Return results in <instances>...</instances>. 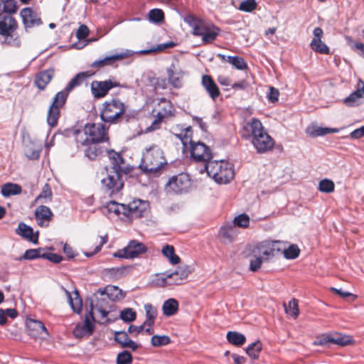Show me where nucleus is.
Returning a JSON list of instances; mask_svg holds the SVG:
<instances>
[{
    "label": "nucleus",
    "instance_id": "15",
    "mask_svg": "<svg viewBox=\"0 0 364 364\" xmlns=\"http://www.w3.org/2000/svg\"><path fill=\"white\" fill-rule=\"evenodd\" d=\"M257 249L259 253L268 260L278 254L282 253L284 249V242L280 240H265L260 242Z\"/></svg>",
    "mask_w": 364,
    "mask_h": 364
},
{
    "label": "nucleus",
    "instance_id": "10",
    "mask_svg": "<svg viewBox=\"0 0 364 364\" xmlns=\"http://www.w3.org/2000/svg\"><path fill=\"white\" fill-rule=\"evenodd\" d=\"M175 109L170 100L161 98L153 109L152 113L155 117L151 125L146 128V132H151L159 129L161 123L174 116Z\"/></svg>",
    "mask_w": 364,
    "mask_h": 364
},
{
    "label": "nucleus",
    "instance_id": "39",
    "mask_svg": "<svg viewBox=\"0 0 364 364\" xmlns=\"http://www.w3.org/2000/svg\"><path fill=\"white\" fill-rule=\"evenodd\" d=\"M262 349V343L260 341H257L250 345H249L246 348V353L252 359H258L259 357V354Z\"/></svg>",
    "mask_w": 364,
    "mask_h": 364
},
{
    "label": "nucleus",
    "instance_id": "23",
    "mask_svg": "<svg viewBox=\"0 0 364 364\" xmlns=\"http://www.w3.org/2000/svg\"><path fill=\"white\" fill-rule=\"evenodd\" d=\"M189 274L190 271L187 267H179L174 272L166 274L164 280L169 285H179Z\"/></svg>",
    "mask_w": 364,
    "mask_h": 364
},
{
    "label": "nucleus",
    "instance_id": "3",
    "mask_svg": "<svg viewBox=\"0 0 364 364\" xmlns=\"http://www.w3.org/2000/svg\"><path fill=\"white\" fill-rule=\"evenodd\" d=\"M173 134L180 139L185 148L190 145L191 158L196 162H201L204 165L213 158L210 148L205 143L193 139V131L192 127L177 125L172 128Z\"/></svg>",
    "mask_w": 364,
    "mask_h": 364
},
{
    "label": "nucleus",
    "instance_id": "27",
    "mask_svg": "<svg viewBox=\"0 0 364 364\" xmlns=\"http://www.w3.org/2000/svg\"><path fill=\"white\" fill-rule=\"evenodd\" d=\"M54 75L53 69H48L38 73L36 75L35 84L41 90H44L51 81Z\"/></svg>",
    "mask_w": 364,
    "mask_h": 364
},
{
    "label": "nucleus",
    "instance_id": "45",
    "mask_svg": "<svg viewBox=\"0 0 364 364\" xmlns=\"http://www.w3.org/2000/svg\"><path fill=\"white\" fill-rule=\"evenodd\" d=\"M2 4L4 11L3 14L11 15L16 13L18 6L15 0H2Z\"/></svg>",
    "mask_w": 364,
    "mask_h": 364
},
{
    "label": "nucleus",
    "instance_id": "53",
    "mask_svg": "<svg viewBox=\"0 0 364 364\" xmlns=\"http://www.w3.org/2000/svg\"><path fill=\"white\" fill-rule=\"evenodd\" d=\"M103 302H104L103 301H101L100 304H99L100 301H98L97 304H96L95 305H94L92 303L91 304V310L90 311H92L93 314H94V311L99 313L100 316V318L102 320L105 319L108 314V311L103 306Z\"/></svg>",
    "mask_w": 364,
    "mask_h": 364
},
{
    "label": "nucleus",
    "instance_id": "31",
    "mask_svg": "<svg viewBox=\"0 0 364 364\" xmlns=\"http://www.w3.org/2000/svg\"><path fill=\"white\" fill-rule=\"evenodd\" d=\"M18 235H21L23 238L28 240L30 242L36 243L38 241V237H34L33 230L30 227L23 223H20L16 230Z\"/></svg>",
    "mask_w": 364,
    "mask_h": 364
},
{
    "label": "nucleus",
    "instance_id": "5",
    "mask_svg": "<svg viewBox=\"0 0 364 364\" xmlns=\"http://www.w3.org/2000/svg\"><path fill=\"white\" fill-rule=\"evenodd\" d=\"M127 106L119 98H112L102 104L100 117L102 121L109 124H119L124 120L129 122L131 119H135L134 115L126 114Z\"/></svg>",
    "mask_w": 364,
    "mask_h": 364
},
{
    "label": "nucleus",
    "instance_id": "24",
    "mask_svg": "<svg viewBox=\"0 0 364 364\" xmlns=\"http://www.w3.org/2000/svg\"><path fill=\"white\" fill-rule=\"evenodd\" d=\"M93 75L90 71L81 72L77 73L71 80L68 82L64 90L60 91L59 92H65L67 97L70 91L75 87L82 85V83L90 77Z\"/></svg>",
    "mask_w": 364,
    "mask_h": 364
},
{
    "label": "nucleus",
    "instance_id": "56",
    "mask_svg": "<svg viewBox=\"0 0 364 364\" xmlns=\"http://www.w3.org/2000/svg\"><path fill=\"white\" fill-rule=\"evenodd\" d=\"M26 156L32 160L38 159L41 153L40 148L27 146L25 149Z\"/></svg>",
    "mask_w": 364,
    "mask_h": 364
},
{
    "label": "nucleus",
    "instance_id": "28",
    "mask_svg": "<svg viewBox=\"0 0 364 364\" xmlns=\"http://www.w3.org/2000/svg\"><path fill=\"white\" fill-rule=\"evenodd\" d=\"M339 129L337 128L321 127L316 125L308 127L306 134L311 137L324 136L331 133H337Z\"/></svg>",
    "mask_w": 364,
    "mask_h": 364
},
{
    "label": "nucleus",
    "instance_id": "38",
    "mask_svg": "<svg viewBox=\"0 0 364 364\" xmlns=\"http://www.w3.org/2000/svg\"><path fill=\"white\" fill-rule=\"evenodd\" d=\"M144 309L146 318L144 323L147 326L151 327L155 322L157 316V309L151 304H145Z\"/></svg>",
    "mask_w": 364,
    "mask_h": 364
},
{
    "label": "nucleus",
    "instance_id": "1",
    "mask_svg": "<svg viewBox=\"0 0 364 364\" xmlns=\"http://www.w3.org/2000/svg\"><path fill=\"white\" fill-rule=\"evenodd\" d=\"M110 169L107 168V175L101 180L105 189L110 194L118 193L124 187L122 176L132 173L133 168L129 166L122 154L114 150L107 151Z\"/></svg>",
    "mask_w": 364,
    "mask_h": 364
},
{
    "label": "nucleus",
    "instance_id": "49",
    "mask_svg": "<svg viewBox=\"0 0 364 364\" xmlns=\"http://www.w3.org/2000/svg\"><path fill=\"white\" fill-rule=\"evenodd\" d=\"M171 342V338L168 336H153L151 339V343L153 346L159 347L168 345Z\"/></svg>",
    "mask_w": 364,
    "mask_h": 364
},
{
    "label": "nucleus",
    "instance_id": "58",
    "mask_svg": "<svg viewBox=\"0 0 364 364\" xmlns=\"http://www.w3.org/2000/svg\"><path fill=\"white\" fill-rule=\"evenodd\" d=\"M90 31L86 25H80L77 28L75 36L77 39L83 40L86 38L89 35Z\"/></svg>",
    "mask_w": 364,
    "mask_h": 364
},
{
    "label": "nucleus",
    "instance_id": "40",
    "mask_svg": "<svg viewBox=\"0 0 364 364\" xmlns=\"http://www.w3.org/2000/svg\"><path fill=\"white\" fill-rule=\"evenodd\" d=\"M285 312L289 314L294 318H296L299 315V301L296 299H292L289 301L288 305L284 304Z\"/></svg>",
    "mask_w": 364,
    "mask_h": 364
},
{
    "label": "nucleus",
    "instance_id": "30",
    "mask_svg": "<svg viewBox=\"0 0 364 364\" xmlns=\"http://www.w3.org/2000/svg\"><path fill=\"white\" fill-rule=\"evenodd\" d=\"M219 57L223 61L229 63L238 70H243L247 68V64L242 57L230 55L225 56L224 55H219Z\"/></svg>",
    "mask_w": 364,
    "mask_h": 364
},
{
    "label": "nucleus",
    "instance_id": "57",
    "mask_svg": "<svg viewBox=\"0 0 364 364\" xmlns=\"http://www.w3.org/2000/svg\"><path fill=\"white\" fill-rule=\"evenodd\" d=\"M41 257L55 264L60 263L63 260L61 255L52 252L42 253Z\"/></svg>",
    "mask_w": 364,
    "mask_h": 364
},
{
    "label": "nucleus",
    "instance_id": "62",
    "mask_svg": "<svg viewBox=\"0 0 364 364\" xmlns=\"http://www.w3.org/2000/svg\"><path fill=\"white\" fill-rule=\"evenodd\" d=\"M167 47H168L167 45H159L157 47H153L150 49L141 50L139 52V53L142 54V55H147V54L155 53L156 51H161L164 48H167Z\"/></svg>",
    "mask_w": 364,
    "mask_h": 364
},
{
    "label": "nucleus",
    "instance_id": "63",
    "mask_svg": "<svg viewBox=\"0 0 364 364\" xmlns=\"http://www.w3.org/2000/svg\"><path fill=\"white\" fill-rule=\"evenodd\" d=\"M331 291L334 293V294H336L339 296H341V297L343 298H346V297H348V296H352L353 297V299H356V296L350 293V292H346V291H343L341 289H338L336 288H334V287H331L330 289Z\"/></svg>",
    "mask_w": 364,
    "mask_h": 364
},
{
    "label": "nucleus",
    "instance_id": "43",
    "mask_svg": "<svg viewBox=\"0 0 364 364\" xmlns=\"http://www.w3.org/2000/svg\"><path fill=\"white\" fill-rule=\"evenodd\" d=\"M65 293L73 310L75 312L80 313L82 310V299L79 297L77 291H76V296L74 299L71 297V294L68 291H65Z\"/></svg>",
    "mask_w": 364,
    "mask_h": 364
},
{
    "label": "nucleus",
    "instance_id": "36",
    "mask_svg": "<svg viewBox=\"0 0 364 364\" xmlns=\"http://www.w3.org/2000/svg\"><path fill=\"white\" fill-rule=\"evenodd\" d=\"M86 146L87 148L85 150V154L89 159L95 160L102 155V149L97 144L90 142Z\"/></svg>",
    "mask_w": 364,
    "mask_h": 364
},
{
    "label": "nucleus",
    "instance_id": "35",
    "mask_svg": "<svg viewBox=\"0 0 364 364\" xmlns=\"http://www.w3.org/2000/svg\"><path fill=\"white\" fill-rule=\"evenodd\" d=\"M161 252L172 264H177L181 262L180 257L175 253V249L173 245H166L162 248Z\"/></svg>",
    "mask_w": 364,
    "mask_h": 364
},
{
    "label": "nucleus",
    "instance_id": "14",
    "mask_svg": "<svg viewBox=\"0 0 364 364\" xmlns=\"http://www.w3.org/2000/svg\"><path fill=\"white\" fill-rule=\"evenodd\" d=\"M119 87H122V85L119 82L114 78H109L104 81H92L91 82L90 89L94 98L101 99L105 97L112 88Z\"/></svg>",
    "mask_w": 364,
    "mask_h": 364
},
{
    "label": "nucleus",
    "instance_id": "7",
    "mask_svg": "<svg viewBox=\"0 0 364 364\" xmlns=\"http://www.w3.org/2000/svg\"><path fill=\"white\" fill-rule=\"evenodd\" d=\"M77 146L87 145L90 142L98 144L109 140L108 133L104 124L100 123L87 124L83 130H77L75 132Z\"/></svg>",
    "mask_w": 364,
    "mask_h": 364
},
{
    "label": "nucleus",
    "instance_id": "54",
    "mask_svg": "<svg viewBox=\"0 0 364 364\" xmlns=\"http://www.w3.org/2000/svg\"><path fill=\"white\" fill-rule=\"evenodd\" d=\"M120 318L125 322H132L136 319V314L133 309L127 308L121 311Z\"/></svg>",
    "mask_w": 364,
    "mask_h": 364
},
{
    "label": "nucleus",
    "instance_id": "50",
    "mask_svg": "<svg viewBox=\"0 0 364 364\" xmlns=\"http://www.w3.org/2000/svg\"><path fill=\"white\" fill-rule=\"evenodd\" d=\"M149 18L152 22L161 23L164 19V11L159 9H151L149 12Z\"/></svg>",
    "mask_w": 364,
    "mask_h": 364
},
{
    "label": "nucleus",
    "instance_id": "26",
    "mask_svg": "<svg viewBox=\"0 0 364 364\" xmlns=\"http://www.w3.org/2000/svg\"><path fill=\"white\" fill-rule=\"evenodd\" d=\"M35 216L38 224L43 226L46 223L48 224L52 220L53 214L48 207L40 205L35 211Z\"/></svg>",
    "mask_w": 364,
    "mask_h": 364
},
{
    "label": "nucleus",
    "instance_id": "52",
    "mask_svg": "<svg viewBox=\"0 0 364 364\" xmlns=\"http://www.w3.org/2000/svg\"><path fill=\"white\" fill-rule=\"evenodd\" d=\"M133 358L132 354L128 350H123L119 353L117 357V364H131Z\"/></svg>",
    "mask_w": 364,
    "mask_h": 364
},
{
    "label": "nucleus",
    "instance_id": "6",
    "mask_svg": "<svg viewBox=\"0 0 364 364\" xmlns=\"http://www.w3.org/2000/svg\"><path fill=\"white\" fill-rule=\"evenodd\" d=\"M184 21L192 28V34L201 37L203 43L205 45L213 43L220 33V28L213 23L192 14L185 16Z\"/></svg>",
    "mask_w": 364,
    "mask_h": 364
},
{
    "label": "nucleus",
    "instance_id": "33",
    "mask_svg": "<svg viewBox=\"0 0 364 364\" xmlns=\"http://www.w3.org/2000/svg\"><path fill=\"white\" fill-rule=\"evenodd\" d=\"M178 310V302L175 299H168L162 306L163 314L166 316L175 315Z\"/></svg>",
    "mask_w": 364,
    "mask_h": 364
},
{
    "label": "nucleus",
    "instance_id": "55",
    "mask_svg": "<svg viewBox=\"0 0 364 364\" xmlns=\"http://www.w3.org/2000/svg\"><path fill=\"white\" fill-rule=\"evenodd\" d=\"M257 6L255 0H245L240 3L239 9L246 12H252L256 9Z\"/></svg>",
    "mask_w": 364,
    "mask_h": 364
},
{
    "label": "nucleus",
    "instance_id": "4",
    "mask_svg": "<svg viewBox=\"0 0 364 364\" xmlns=\"http://www.w3.org/2000/svg\"><path fill=\"white\" fill-rule=\"evenodd\" d=\"M167 164L162 149L156 144H152L142 151L139 167L146 174L157 176L161 173Z\"/></svg>",
    "mask_w": 364,
    "mask_h": 364
},
{
    "label": "nucleus",
    "instance_id": "16",
    "mask_svg": "<svg viewBox=\"0 0 364 364\" xmlns=\"http://www.w3.org/2000/svg\"><path fill=\"white\" fill-rule=\"evenodd\" d=\"M166 186L176 193L186 192L191 186L189 175L186 173H181L173 176L169 179Z\"/></svg>",
    "mask_w": 364,
    "mask_h": 364
},
{
    "label": "nucleus",
    "instance_id": "60",
    "mask_svg": "<svg viewBox=\"0 0 364 364\" xmlns=\"http://www.w3.org/2000/svg\"><path fill=\"white\" fill-rule=\"evenodd\" d=\"M279 96V92L277 89L274 87H269V92L268 93V100L270 102L274 103L278 101Z\"/></svg>",
    "mask_w": 364,
    "mask_h": 364
},
{
    "label": "nucleus",
    "instance_id": "32",
    "mask_svg": "<svg viewBox=\"0 0 364 364\" xmlns=\"http://www.w3.org/2000/svg\"><path fill=\"white\" fill-rule=\"evenodd\" d=\"M330 341L331 343L341 346H346L353 343V339L351 336L337 332L331 334Z\"/></svg>",
    "mask_w": 364,
    "mask_h": 364
},
{
    "label": "nucleus",
    "instance_id": "22",
    "mask_svg": "<svg viewBox=\"0 0 364 364\" xmlns=\"http://www.w3.org/2000/svg\"><path fill=\"white\" fill-rule=\"evenodd\" d=\"M201 85L213 100H215L220 95V89L211 75H203Z\"/></svg>",
    "mask_w": 364,
    "mask_h": 364
},
{
    "label": "nucleus",
    "instance_id": "46",
    "mask_svg": "<svg viewBox=\"0 0 364 364\" xmlns=\"http://www.w3.org/2000/svg\"><path fill=\"white\" fill-rule=\"evenodd\" d=\"M335 184L333 181L330 179H323L318 183V190L322 193H332L334 191Z\"/></svg>",
    "mask_w": 364,
    "mask_h": 364
},
{
    "label": "nucleus",
    "instance_id": "41",
    "mask_svg": "<svg viewBox=\"0 0 364 364\" xmlns=\"http://www.w3.org/2000/svg\"><path fill=\"white\" fill-rule=\"evenodd\" d=\"M284 257L288 259H294L297 258L300 254V250L297 245H291L286 248L285 243L284 242V249L282 251Z\"/></svg>",
    "mask_w": 364,
    "mask_h": 364
},
{
    "label": "nucleus",
    "instance_id": "37",
    "mask_svg": "<svg viewBox=\"0 0 364 364\" xmlns=\"http://www.w3.org/2000/svg\"><path fill=\"white\" fill-rule=\"evenodd\" d=\"M226 338L230 343L235 346H241L246 341V337L237 331H228Z\"/></svg>",
    "mask_w": 364,
    "mask_h": 364
},
{
    "label": "nucleus",
    "instance_id": "18",
    "mask_svg": "<svg viewBox=\"0 0 364 364\" xmlns=\"http://www.w3.org/2000/svg\"><path fill=\"white\" fill-rule=\"evenodd\" d=\"M132 55V52L130 50H126L124 52H121L119 53H116L112 55L106 56L103 59L97 60L94 61L91 64V67L93 68H102L106 66H117L115 63L117 61L124 60L127 58H129Z\"/></svg>",
    "mask_w": 364,
    "mask_h": 364
},
{
    "label": "nucleus",
    "instance_id": "47",
    "mask_svg": "<svg viewBox=\"0 0 364 364\" xmlns=\"http://www.w3.org/2000/svg\"><path fill=\"white\" fill-rule=\"evenodd\" d=\"M42 250L41 248L39 249H29L27 250L24 254L18 258V260L22 259H35L37 258H42L41 253Z\"/></svg>",
    "mask_w": 364,
    "mask_h": 364
},
{
    "label": "nucleus",
    "instance_id": "48",
    "mask_svg": "<svg viewBox=\"0 0 364 364\" xmlns=\"http://www.w3.org/2000/svg\"><path fill=\"white\" fill-rule=\"evenodd\" d=\"M106 291H107V295L110 296L113 300H121L126 296L125 292L115 286L107 287Z\"/></svg>",
    "mask_w": 364,
    "mask_h": 364
},
{
    "label": "nucleus",
    "instance_id": "42",
    "mask_svg": "<svg viewBox=\"0 0 364 364\" xmlns=\"http://www.w3.org/2000/svg\"><path fill=\"white\" fill-rule=\"evenodd\" d=\"M167 72L168 82L171 85L175 88H180L182 86V75L174 73L171 68Z\"/></svg>",
    "mask_w": 364,
    "mask_h": 364
},
{
    "label": "nucleus",
    "instance_id": "29",
    "mask_svg": "<svg viewBox=\"0 0 364 364\" xmlns=\"http://www.w3.org/2000/svg\"><path fill=\"white\" fill-rule=\"evenodd\" d=\"M364 95V81L359 79L356 90L344 100V103L349 106L354 105V103Z\"/></svg>",
    "mask_w": 364,
    "mask_h": 364
},
{
    "label": "nucleus",
    "instance_id": "9",
    "mask_svg": "<svg viewBox=\"0 0 364 364\" xmlns=\"http://www.w3.org/2000/svg\"><path fill=\"white\" fill-rule=\"evenodd\" d=\"M110 210H113L117 215H123L129 221L143 217L147 212L149 203L147 201L135 199L128 204L112 202Z\"/></svg>",
    "mask_w": 364,
    "mask_h": 364
},
{
    "label": "nucleus",
    "instance_id": "59",
    "mask_svg": "<svg viewBox=\"0 0 364 364\" xmlns=\"http://www.w3.org/2000/svg\"><path fill=\"white\" fill-rule=\"evenodd\" d=\"M129 339L127 333L124 331H116L114 333V340L122 347L123 345Z\"/></svg>",
    "mask_w": 364,
    "mask_h": 364
},
{
    "label": "nucleus",
    "instance_id": "20",
    "mask_svg": "<svg viewBox=\"0 0 364 364\" xmlns=\"http://www.w3.org/2000/svg\"><path fill=\"white\" fill-rule=\"evenodd\" d=\"M95 321L93 313L90 311L85 316V323L82 325H77L73 330V333L75 337L81 338L85 336H90L94 331V324L92 321Z\"/></svg>",
    "mask_w": 364,
    "mask_h": 364
},
{
    "label": "nucleus",
    "instance_id": "12",
    "mask_svg": "<svg viewBox=\"0 0 364 364\" xmlns=\"http://www.w3.org/2000/svg\"><path fill=\"white\" fill-rule=\"evenodd\" d=\"M147 252V247L136 240L129 242L127 245L114 253V257L124 259H134Z\"/></svg>",
    "mask_w": 364,
    "mask_h": 364
},
{
    "label": "nucleus",
    "instance_id": "25",
    "mask_svg": "<svg viewBox=\"0 0 364 364\" xmlns=\"http://www.w3.org/2000/svg\"><path fill=\"white\" fill-rule=\"evenodd\" d=\"M237 236V232L234 225L230 223H227L220 227L218 237L224 243L232 242Z\"/></svg>",
    "mask_w": 364,
    "mask_h": 364
},
{
    "label": "nucleus",
    "instance_id": "51",
    "mask_svg": "<svg viewBox=\"0 0 364 364\" xmlns=\"http://www.w3.org/2000/svg\"><path fill=\"white\" fill-rule=\"evenodd\" d=\"M52 196H53V194H52L50 186L48 183H46L43 186L41 193L36 197L35 201L36 203H38L40 200H41L42 199L50 200L52 198Z\"/></svg>",
    "mask_w": 364,
    "mask_h": 364
},
{
    "label": "nucleus",
    "instance_id": "19",
    "mask_svg": "<svg viewBox=\"0 0 364 364\" xmlns=\"http://www.w3.org/2000/svg\"><path fill=\"white\" fill-rule=\"evenodd\" d=\"M314 38L310 43L311 48L318 53L329 55L331 54L329 47L322 41L321 38L323 36V31L321 28L316 27L313 31Z\"/></svg>",
    "mask_w": 364,
    "mask_h": 364
},
{
    "label": "nucleus",
    "instance_id": "8",
    "mask_svg": "<svg viewBox=\"0 0 364 364\" xmlns=\"http://www.w3.org/2000/svg\"><path fill=\"white\" fill-rule=\"evenodd\" d=\"M206 171L208 175L215 182L220 184L229 183L234 178L233 166L227 161H209L206 163L200 173Z\"/></svg>",
    "mask_w": 364,
    "mask_h": 364
},
{
    "label": "nucleus",
    "instance_id": "44",
    "mask_svg": "<svg viewBox=\"0 0 364 364\" xmlns=\"http://www.w3.org/2000/svg\"><path fill=\"white\" fill-rule=\"evenodd\" d=\"M250 219L246 213H242L236 216L232 222L234 227L247 228L250 225Z\"/></svg>",
    "mask_w": 364,
    "mask_h": 364
},
{
    "label": "nucleus",
    "instance_id": "2",
    "mask_svg": "<svg viewBox=\"0 0 364 364\" xmlns=\"http://www.w3.org/2000/svg\"><path fill=\"white\" fill-rule=\"evenodd\" d=\"M241 137L250 140L258 154H264L274 149L275 141L268 134L263 124L257 118L245 122L240 129Z\"/></svg>",
    "mask_w": 364,
    "mask_h": 364
},
{
    "label": "nucleus",
    "instance_id": "34",
    "mask_svg": "<svg viewBox=\"0 0 364 364\" xmlns=\"http://www.w3.org/2000/svg\"><path fill=\"white\" fill-rule=\"evenodd\" d=\"M21 186L16 183H6L1 186V193L4 197L18 195L21 193Z\"/></svg>",
    "mask_w": 364,
    "mask_h": 364
},
{
    "label": "nucleus",
    "instance_id": "11",
    "mask_svg": "<svg viewBox=\"0 0 364 364\" xmlns=\"http://www.w3.org/2000/svg\"><path fill=\"white\" fill-rule=\"evenodd\" d=\"M18 27L16 19L9 14H0V35L5 38V41L11 45H18V37L13 38Z\"/></svg>",
    "mask_w": 364,
    "mask_h": 364
},
{
    "label": "nucleus",
    "instance_id": "13",
    "mask_svg": "<svg viewBox=\"0 0 364 364\" xmlns=\"http://www.w3.org/2000/svg\"><path fill=\"white\" fill-rule=\"evenodd\" d=\"M66 100L67 95L65 92H58L54 97L47 116V122L51 127L57 126L60 115V109L63 107Z\"/></svg>",
    "mask_w": 364,
    "mask_h": 364
},
{
    "label": "nucleus",
    "instance_id": "64",
    "mask_svg": "<svg viewBox=\"0 0 364 364\" xmlns=\"http://www.w3.org/2000/svg\"><path fill=\"white\" fill-rule=\"evenodd\" d=\"M364 136V130H363V126L353 130L350 134V136L352 139H360Z\"/></svg>",
    "mask_w": 364,
    "mask_h": 364
},
{
    "label": "nucleus",
    "instance_id": "61",
    "mask_svg": "<svg viewBox=\"0 0 364 364\" xmlns=\"http://www.w3.org/2000/svg\"><path fill=\"white\" fill-rule=\"evenodd\" d=\"M262 259L261 257H256L250 261V269L252 272H257L262 266Z\"/></svg>",
    "mask_w": 364,
    "mask_h": 364
},
{
    "label": "nucleus",
    "instance_id": "17",
    "mask_svg": "<svg viewBox=\"0 0 364 364\" xmlns=\"http://www.w3.org/2000/svg\"><path fill=\"white\" fill-rule=\"evenodd\" d=\"M20 16L26 30L43 24L41 17L32 8L26 7L21 9Z\"/></svg>",
    "mask_w": 364,
    "mask_h": 364
},
{
    "label": "nucleus",
    "instance_id": "21",
    "mask_svg": "<svg viewBox=\"0 0 364 364\" xmlns=\"http://www.w3.org/2000/svg\"><path fill=\"white\" fill-rule=\"evenodd\" d=\"M28 333L31 337L43 338L48 335V331L44 324L38 320L29 318L26 321Z\"/></svg>",
    "mask_w": 364,
    "mask_h": 364
}]
</instances>
